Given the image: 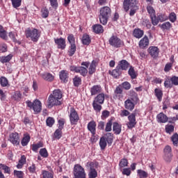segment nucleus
<instances>
[{
	"mask_svg": "<svg viewBox=\"0 0 178 178\" xmlns=\"http://www.w3.org/2000/svg\"><path fill=\"white\" fill-rule=\"evenodd\" d=\"M138 1L137 0H124L123 3V7L125 12H129L130 9L129 15L134 16L136 12L138 10Z\"/></svg>",
	"mask_w": 178,
	"mask_h": 178,
	"instance_id": "f257e3e1",
	"label": "nucleus"
},
{
	"mask_svg": "<svg viewBox=\"0 0 178 178\" xmlns=\"http://www.w3.org/2000/svg\"><path fill=\"white\" fill-rule=\"evenodd\" d=\"M111 8L108 6H104L100 9L99 19L101 24L106 26L108 20L111 17Z\"/></svg>",
	"mask_w": 178,
	"mask_h": 178,
	"instance_id": "f03ea898",
	"label": "nucleus"
},
{
	"mask_svg": "<svg viewBox=\"0 0 178 178\" xmlns=\"http://www.w3.org/2000/svg\"><path fill=\"white\" fill-rule=\"evenodd\" d=\"M99 163L97 161H88L86 163V169L88 170V176L89 178H97L98 176V172L97 169H98Z\"/></svg>",
	"mask_w": 178,
	"mask_h": 178,
	"instance_id": "7ed1b4c3",
	"label": "nucleus"
},
{
	"mask_svg": "<svg viewBox=\"0 0 178 178\" xmlns=\"http://www.w3.org/2000/svg\"><path fill=\"white\" fill-rule=\"evenodd\" d=\"M74 178H87L86 170L80 164H76L74 167Z\"/></svg>",
	"mask_w": 178,
	"mask_h": 178,
	"instance_id": "20e7f679",
	"label": "nucleus"
},
{
	"mask_svg": "<svg viewBox=\"0 0 178 178\" xmlns=\"http://www.w3.org/2000/svg\"><path fill=\"white\" fill-rule=\"evenodd\" d=\"M27 106L31 109H33L35 113H40L42 111V104L38 99H35L33 102L30 101L26 102Z\"/></svg>",
	"mask_w": 178,
	"mask_h": 178,
	"instance_id": "39448f33",
	"label": "nucleus"
},
{
	"mask_svg": "<svg viewBox=\"0 0 178 178\" xmlns=\"http://www.w3.org/2000/svg\"><path fill=\"white\" fill-rule=\"evenodd\" d=\"M26 38H31V41H33V42H37L38 41V38H40V33H38V30L33 29L30 30V29H28L26 31Z\"/></svg>",
	"mask_w": 178,
	"mask_h": 178,
	"instance_id": "423d86ee",
	"label": "nucleus"
},
{
	"mask_svg": "<svg viewBox=\"0 0 178 178\" xmlns=\"http://www.w3.org/2000/svg\"><path fill=\"white\" fill-rule=\"evenodd\" d=\"M69 118H70V122L71 124H77V123L79 122V120H80V117L79 116V113H77L76 109H74V108L73 107L70 108V109Z\"/></svg>",
	"mask_w": 178,
	"mask_h": 178,
	"instance_id": "0eeeda50",
	"label": "nucleus"
},
{
	"mask_svg": "<svg viewBox=\"0 0 178 178\" xmlns=\"http://www.w3.org/2000/svg\"><path fill=\"white\" fill-rule=\"evenodd\" d=\"M108 42L111 47H113L114 48H120V47H123L124 45V43L122 40H120L118 36L116 35H112L109 40Z\"/></svg>",
	"mask_w": 178,
	"mask_h": 178,
	"instance_id": "6e6552de",
	"label": "nucleus"
},
{
	"mask_svg": "<svg viewBox=\"0 0 178 178\" xmlns=\"http://www.w3.org/2000/svg\"><path fill=\"white\" fill-rule=\"evenodd\" d=\"M67 40L70 44L69 56H73L76 52V40H74V36L73 35H69Z\"/></svg>",
	"mask_w": 178,
	"mask_h": 178,
	"instance_id": "1a4fd4ad",
	"label": "nucleus"
},
{
	"mask_svg": "<svg viewBox=\"0 0 178 178\" xmlns=\"http://www.w3.org/2000/svg\"><path fill=\"white\" fill-rule=\"evenodd\" d=\"M62 102H60V100H58L51 95L49 96V98L47 99V108L51 109L52 107L58 105H60Z\"/></svg>",
	"mask_w": 178,
	"mask_h": 178,
	"instance_id": "9d476101",
	"label": "nucleus"
},
{
	"mask_svg": "<svg viewBox=\"0 0 178 178\" xmlns=\"http://www.w3.org/2000/svg\"><path fill=\"white\" fill-rule=\"evenodd\" d=\"M163 152H164V160L166 162H170V161H172V147L169 145H166L163 149Z\"/></svg>",
	"mask_w": 178,
	"mask_h": 178,
	"instance_id": "9b49d317",
	"label": "nucleus"
},
{
	"mask_svg": "<svg viewBox=\"0 0 178 178\" xmlns=\"http://www.w3.org/2000/svg\"><path fill=\"white\" fill-rule=\"evenodd\" d=\"M147 51L152 58H158V55H159V49L157 47L151 46Z\"/></svg>",
	"mask_w": 178,
	"mask_h": 178,
	"instance_id": "f8f14e48",
	"label": "nucleus"
},
{
	"mask_svg": "<svg viewBox=\"0 0 178 178\" xmlns=\"http://www.w3.org/2000/svg\"><path fill=\"white\" fill-rule=\"evenodd\" d=\"M54 42L58 45V49H65L66 48V41L62 38L54 39Z\"/></svg>",
	"mask_w": 178,
	"mask_h": 178,
	"instance_id": "ddd939ff",
	"label": "nucleus"
},
{
	"mask_svg": "<svg viewBox=\"0 0 178 178\" xmlns=\"http://www.w3.org/2000/svg\"><path fill=\"white\" fill-rule=\"evenodd\" d=\"M10 141L13 145H19L20 143L19 140V134L17 133H12L10 134Z\"/></svg>",
	"mask_w": 178,
	"mask_h": 178,
	"instance_id": "4468645a",
	"label": "nucleus"
},
{
	"mask_svg": "<svg viewBox=\"0 0 178 178\" xmlns=\"http://www.w3.org/2000/svg\"><path fill=\"white\" fill-rule=\"evenodd\" d=\"M105 98H109V96L104 93H99L93 101H95V102H98L100 105H102V104H104V101H105Z\"/></svg>",
	"mask_w": 178,
	"mask_h": 178,
	"instance_id": "2eb2a0df",
	"label": "nucleus"
},
{
	"mask_svg": "<svg viewBox=\"0 0 178 178\" xmlns=\"http://www.w3.org/2000/svg\"><path fill=\"white\" fill-rule=\"evenodd\" d=\"M128 119L129 120L128 123V127L129 129H133L136 124V113H131L129 116H128Z\"/></svg>",
	"mask_w": 178,
	"mask_h": 178,
	"instance_id": "dca6fc26",
	"label": "nucleus"
},
{
	"mask_svg": "<svg viewBox=\"0 0 178 178\" xmlns=\"http://www.w3.org/2000/svg\"><path fill=\"white\" fill-rule=\"evenodd\" d=\"M129 62L126 60H122L119 62L117 67H118V69H120L122 72V70H127L129 69Z\"/></svg>",
	"mask_w": 178,
	"mask_h": 178,
	"instance_id": "f3484780",
	"label": "nucleus"
},
{
	"mask_svg": "<svg viewBox=\"0 0 178 178\" xmlns=\"http://www.w3.org/2000/svg\"><path fill=\"white\" fill-rule=\"evenodd\" d=\"M134 106H136V104H134V102L131 101V99H128L124 102L125 109H127L128 111H133V109H134Z\"/></svg>",
	"mask_w": 178,
	"mask_h": 178,
	"instance_id": "a211bd4d",
	"label": "nucleus"
},
{
	"mask_svg": "<svg viewBox=\"0 0 178 178\" xmlns=\"http://www.w3.org/2000/svg\"><path fill=\"white\" fill-rule=\"evenodd\" d=\"M149 45V39H148V37L145 36L143 38H142L139 42V47L140 48L144 49Z\"/></svg>",
	"mask_w": 178,
	"mask_h": 178,
	"instance_id": "6ab92c4d",
	"label": "nucleus"
},
{
	"mask_svg": "<svg viewBox=\"0 0 178 178\" xmlns=\"http://www.w3.org/2000/svg\"><path fill=\"white\" fill-rule=\"evenodd\" d=\"M102 91V88L99 85H95L90 88V94L91 95H97V94H99Z\"/></svg>",
	"mask_w": 178,
	"mask_h": 178,
	"instance_id": "aec40b11",
	"label": "nucleus"
},
{
	"mask_svg": "<svg viewBox=\"0 0 178 178\" xmlns=\"http://www.w3.org/2000/svg\"><path fill=\"white\" fill-rule=\"evenodd\" d=\"M157 122L159 123H166L168 122V116L165 115L163 113H160L157 115Z\"/></svg>",
	"mask_w": 178,
	"mask_h": 178,
	"instance_id": "412c9836",
	"label": "nucleus"
},
{
	"mask_svg": "<svg viewBox=\"0 0 178 178\" xmlns=\"http://www.w3.org/2000/svg\"><path fill=\"white\" fill-rule=\"evenodd\" d=\"M59 76L60 79L61 80V81H63V83H67V81H69V74L66 72V71L62 70L60 72Z\"/></svg>",
	"mask_w": 178,
	"mask_h": 178,
	"instance_id": "4be33fe9",
	"label": "nucleus"
},
{
	"mask_svg": "<svg viewBox=\"0 0 178 178\" xmlns=\"http://www.w3.org/2000/svg\"><path fill=\"white\" fill-rule=\"evenodd\" d=\"M96 127L97 124L94 121H91L88 124V129L92 133V136L95 134Z\"/></svg>",
	"mask_w": 178,
	"mask_h": 178,
	"instance_id": "5701e85b",
	"label": "nucleus"
},
{
	"mask_svg": "<svg viewBox=\"0 0 178 178\" xmlns=\"http://www.w3.org/2000/svg\"><path fill=\"white\" fill-rule=\"evenodd\" d=\"M113 131H114L115 134H120V133H122V125L119 124L118 122H113Z\"/></svg>",
	"mask_w": 178,
	"mask_h": 178,
	"instance_id": "b1692460",
	"label": "nucleus"
},
{
	"mask_svg": "<svg viewBox=\"0 0 178 178\" xmlns=\"http://www.w3.org/2000/svg\"><path fill=\"white\" fill-rule=\"evenodd\" d=\"M92 30L96 34H101L104 33V26L101 24H95L92 26Z\"/></svg>",
	"mask_w": 178,
	"mask_h": 178,
	"instance_id": "393cba45",
	"label": "nucleus"
},
{
	"mask_svg": "<svg viewBox=\"0 0 178 178\" xmlns=\"http://www.w3.org/2000/svg\"><path fill=\"white\" fill-rule=\"evenodd\" d=\"M42 79L44 80H46V81H54V79H55V76L52 75L51 73L44 72L41 74Z\"/></svg>",
	"mask_w": 178,
	"mask_h": 178,
	"instance_id": "a878e982",
	"label": "nucleus"
},
{
	"mask_svg": "<svg viewBox=\"0 0 178 178\" xmlns=\"http://www.w3.org/2000/svg\"><path fill=\"white\" fill-rule=\"evenodd\" d=\"M11 99H13V101L19 102L20 99H22V93H20V91L17 90L14 92L11 95Z\"/></svg>",
	"mask_w": 178,
	"mask_h": 178,
	"instance_id": "bb28decb",
	"label": "nucleus"
},
{
	"mask_svg": "<svg viewBox=\"0 0 178 178\" xmlns=\"http://www.w3.org/2000/svg\"><path fill=\"white\" fill-rule=\"evenodd\" d=\"M50 95H52V97H54L58 101H60V99H62V92L59 89L54 90L53 91V93L51 94Z\"/></svg>",
	"mask_w": 178,
	"mask_h": 178,
	"instance_id": "cd10ccee",
	"label": "nucleus"
},
{
	"mask_svg": "<svg viewBox=\"0 0 178 178\" xmlns=\"http://www.w3.org/2000/svg\"><path fill=\"white\" fill-rule=\"evenodd\" d=\"M104 138L106 139V141H107L108 145H111L112 143H113V134L109 132L106 133Z\"/></svg>",
	"mask_w": 178,
	"mask_h": 178,
	"instance_id": "c85d7f7f",
	"label": "nucleus"
},
{
	"mask_svg": "<svg viewBox=\"0 0 178 178\" xmlns=\"http://www.w3.org/2000/svg\"><path fill=\"white\" fill-rule=\"evenodd\" d=\"M96 67H97V61L92 60L89 67V71H88L89 74H94V73H95Z\"/></svg>",
	"mask_w": 178,
	"mask_h": 178,
	"instance_id": "c756f323",
	"label": "nucleus"
},
{
	"mask_svg": "<svg viewBox=\"0 0 178 178\" xmlns=\"http://www.w3.org/2000/svg\"><path fill=\"white\" fill-rule=\"evenodd\" d=\"M154 94L157 99H159V102H161V101H162V97H163V92H162V90L156 88L154 90Z\"/></svg>",
	"mask_w": 178,
	"mask_h": 178,
	"instance_id": "7c9ffc66",
	"label": "nucleus"
},
{
	"mask_svg": "<svg viewBox=\"0 0 178 178\" xmlns=\"http://www.w3.org/2000/svg\"><path fill=\"white\" fill-rule=\"evenodd\" d=\"M129 95L131 97V101H132V102H138V95L136 93V92H134V90H130Z\"/></svg>",
	"mask_w": 178,
	"mask_h": 178,
	"instance_id": "2f4dec72",
	"label": "nucleus"
},
{
	"mask_svg": "<svg viewBox=\"0 0 178 178\" xmlns=\"http://www.w3.org/2000/svg\"><path fill=\"white\" fill-rule=\"evenodd\" d=\"M110 74H112L113 77L118 78L120 76L122 71L118 66L116 67V69L113 70L112 72L109 71Z\"/></svg>",
	"mask_w": 178,
	"mask_h": 178,
	"instance_id": "473e14b6",
	"label": "nucleus"
},
{
	"mask_svg": "<svg viewBox=\"0 0 178 178\" xmlns=\"http://www.w3.org/2000/svg\"><path fill=\"white\" fill-rule=\"evenodd\" d=\"M133 35L136 38H141L144 35V31L140 29H135L134 30Z\"/></svg>",
	"mask_w": 178,
	"mask_h": 178,
	"instance_id": "72a5a7b5",
	"label": "nucleus"
},
{
	"mask_svg": "<svg viewBox=\"0 0 178 178\" xmlns=\"http://www.w3.org/2000/svg\"><path fill=\"white\" fill-rule=\"evenodd\" d=\"M76 73H80L81 76H87V73H88V70L84 67H78Z\"/></svg>",
	"mask_w": 178,
	"mask_h": 178,
	"instance_id": "f704fd0d",
	"label": "nucleus"
},
{
	"mask_svg": "<svg viewBox=\"0 0 178 178\" xmlns=\"http://www.w3.org/2000/svg\"><path fill=\"white\" fill-rule=\"evenodd\" d=\"M90 42L91 39L90 38V36L87 34L83 35L82 38V43L83 45H90Z\"/></svg>",
	"mask_w": 178,
	"mask_h": 178,
	"instance_id": "c9c22d12",
	"label": "nucleus"
},
{
	"mask_svg": "<svg viewBox=\"0 0 178 178\" xmlns=\"http://www.w3.org/2000/svg\"><path fill=\"white\" fill-rule=\"evenodd\" d=\"M13 56L12 54H9L6 56H1L0 57V62H1V63H8V62L12 59Z\"/></svg>",
	"mask_w": 178,
	"mask_h": 178,
	"instance_id": "e433bc0d",
	"label": "nucleus"
},
{
	"mask_svg": "<svg viewBox=\"0 0 178 178\" xmlns=\"http://www.w3.org/2000/svg\"><path fill=\"white\" fill-rule=\"evenodd\" d=\"M92 106L95 112H101V110L102 109V106H101V104L95 101H93L92 102Z\"/></svg>",
	"mask_w": 178,
	"mask_h": 178,
	"instance_id": "4c0bfd02",
	"label": "nucleus"
},
{
	"mask_svg": "<svg viewBox=\"0 0 178 178\" xmlns=\"http://www.w3.org/2000/svg\"><path fill=\"white\" fill-rule=\"evenodd\" d=\"M106 139L105 138V137H102L100 138L99 140V145H100V148L101 149H105V148H106Z\"/></svg>",
	"mask_w": 178,
	"mask_h": 178,
	"instance_id": "58836bf2",
	"label": "nucleus"
},
{
	"mask_svg": "<svg viewBox=\"0 0 178 178\" xmlns=\"http://www.w3.org/2000/svg\"><path fill=\"white\" fill-rule=\"evenodd\" d=\"M128 74L130 75L131 79H134L137 78V74H136V71L134 70V67H130Z\"/></svg>",
	"mask_w": 178,
	"mask_h": 178,
	"instance_id": "ea45409f",
	"label": "nucleus"
},
{
	"mask_svg": "<svg viewBox=\"0 0 178 178\" xmlns=\"http://www.w3.org/2000/svg\"><path fill=\"white\" fill-rule=\"evenodd\" d=\"M164 87H165V88H172V87H173V83H172V78H168L165 79L164 82Z\"/></svg>",
	"mask_w": 178,
	"mask_h": 178,
	"instance_id": "a19ab883",
	"label": "nucleus"
},
{
	"mask_svg": "<svg viewBox=\"0 0 178 178\" xmlns=\"http://www.w3.org/2000/svg\"><path fill=\"white\" fill-rule=\"evenodd\" d=\"M129 165V161L126 159H122L120 161L119 167L120 169H123V168H126Z\"/></svg>",
	"mask_w": 178,
	"mask_h": 178,
	"instance_id": "79ce46f5",
	"label": "nucleus"
},
{
	"mask_svg": "<svg viewBox=\"0 0 178 178\" xmlns=\"http://www.w3.org/2000/svg\"><path fill=\"white\" fill-rule=\"evenodd\" d=\"M11 2L13 8L15 9H17V8H19L22 5V0H11Z\"/></svg>",
	"mask_w": 178,
	"mask_h": 178,
	"instance_id": "37998d69",
	"label": "nucleus"
},
{
	"mask_svg": "<svg viewBox=\"0 0 178 178\" xmlns=\"http://www.w3.org/2000/svg\"><path fill=\"white\" fill-rule=\"evenodd\" d=\"M150 19L152 20V24H153V26H158V23H159V17H156V15H155L150 17Z\"/></svg>",
	"mask_w": 178,
	"mask_h": 178,
	"instance_id": "c03bdc74",
	"label": "nucleus"
},
{
	"mask_svg": "<svg viewBox=\"0 0 178 178\" xmlns=\"http://www.w3.org/2000/svg\"><path fill=\"white\" fill-rule=\"evenodd\" d=\"M43 146H44V145L41 142L38 143V144L33 145L32 151H34V152H37V151H38L39 148H42V147H43Z\"/></svg>",
	"mask_w": 178,
	"mask_h": 178,
	"instance_id": "a18cd8bd",
	"label": "nucleus"
},
{
	"mask_svg": "<svg viewBox=\"0 0 178 178\" xmlns=\"http://www.w3.org/2000/svg\"><path fill=\"white\" fill-rule=\"evenodd\" d=\"M137 173L140 178H145L148 177V173L143 170H138Z\"/></svg>",
	"mask_w": 178,
	"mask_h": 178,
	"instance_id": "49530a36",
	"label": "nucleus"
},
{
	"mask_svg": "<svg viewBox=\"0 0 178 178\" xmlns=\"http://www.w3.org/2000/svg\"><path fill=\"white\" fill-rule=\"evenodd\" d=\"M29 142H30V136H27L22 138L21 144L22 147H26V145H27V144H29Z\"/></svg>",
	"mask_w": 178,
	"mask_h": 178,
	"instance_id": "de8ad7c7",
	"label": "nucleus"
},
{
	"mask_svg": "<svg viewBox=\"0 0 178 178\" xmlns=\"http://www.w3.org/2000/svg\"><path fill=\"white\" fill-rule=\"evenodd\" d=\"M62 137V129H58L54 132V138L59 140Z\"/></svg>",
	"mask_w": 178,
	"mask_h": 178,
	"instance_id": "09e8293b",
	"label": "nucleus"
},
{
	"mask_svg": "<svg viewBox=\"0 0 178 178\" xmlns=\"http://www.w3.org/2000/svg\"><path fill=\"white\" fill-rule=\"evenodd\" d=\"M147 10L150 17H152V16H155V10L154 9V7L149 6L147 7Z\"/></svg>",
	"mask_w": 178,
	"mask_h": 178,
	"instance_id": "8fccbe9b",
	"label": "nucleus"
},
{
	"mask_svg": "<svg viewBox=\"0 0 178 178\" xmlns=\"http://www.w3.org/2000/svg\"><path fill=\"white\" fill-rule=\"evenodd\" d=\"M47 125L49 126V127H52L54 126V124L55 123V120L54 118L49 117L46 120Z\"/></svg>",
	"mask_w": 178,
	"mask_h": 178,
	"instance_id": "3c124183",
	"label": "nucleus"
},
{
	"mask_svg": "<svg viewBox=\"0 0 178 178\" xmlns=\"http://www.w3.org/2000/svg\"><path fill=\"white\" fill-rule=\"evenodd\" d=\"M73 81L75 87H79L81 84V79L79 76H75Z\"/></svg>",
	"mask_w": 178,
	"mask_h": 178,
	"instance_id": "603ef678",
	"label": "nucleus"
},
{
	"mask_svg": "<svg viewBox=\"0 0 178 178\" xmlns=\"http://www.w3.org/2000/svg\"><path fill=\"white\" fill-rule=\"evenodd\" d=\"M42 177L43 178H54V174H52L47 170H43L42 171Z\"/></svg>",
	"mask_w": 178,
	"mask_h": 178,
	"instance_id": "864d4df0",
	"label": "nucleus"
},
{
	"mask_svg": "<svg viewBox=\"0 0 178 178\" xmlns=\"http://www.w3.org/2000/svg\"><path fill=\"white\" fill-rule=\"evenodd\" d=\"M171 140L172 141L173 145L175 147H177L178 144V134H175L172 137H171Z\"/></svg>",
	"mask_w": 178,
	"mask_h": 178,
	"instance_id": "5fc2aeb1",
	"label": "nucleus"
},
{
	"mask_svg": "<svg viewBox=\"0 0 178 178\" xmlns=\"http://www.w3.org/2000/svg\"><path fill=\"white\" fill-rule=\"evenodd\" d=\"M165 131L168 134H171V133H173L175 131V126H173V125H166L165 126Z\"/></svg>",
	"mask_w": 178,
	"mask_h": 178,
	"instance_id": "6e6d98bb",
	"label": "nucleus"
},
{
	"mask_svg": "<svg viewBox=\"0 0 178 178\" xmlns=\"http://www.w3.org/2000/svg\"><path fill=\"white\" fill-rule=\"evenodd\" d=\"M0 169L4 170V173H8V175H10V168L8 167V165L0 164Z\"/></svg>",
	"mask_w": 178,
	"mask_h": 178,
	"instance_id": "4d7b16f0",
	"label": "nucleus"
},
{
	"mask_svg": "<svg viewBox=\"0 0 178 178\" xmlns=\"http://www.w3.org/2000/svg\"><path fill=\"white\" fill-rule=\"evenodd\" d=\"M0 84L1 87H6L8 86V79L4 76L0 78Z\"/></svg>",
	"mask_w": 178,
	"mask_h": 178,
	"instance_id": "13d9d810",
	"label": "nucleus"
},
{
	"mask_svg": "<svg viewBox=\"0 0 178 178\" xmlns=\"http://www.w3.org/2000/svg\"><path fill=\"white\" fill-rule=\"evenodd\" d=\"M39 154L43 158H48V151H47V149H45V148L40 149Z\"/></svg>",
	"mask_w": 178,
	"mask_h": 178,
	"instance_id": "bf43d9fd",
	"label": "nucleus"
},
{
	"mask_svg": "<svg viewBox=\"0 0 178 178\" xmlns=\"http://www.w3.org/2000/svg\"><path fill=\"white\" fill-rule=\"evenodd\" d=\"M42 12V17H44V19H47L49 15V11H48V9L47 8H44L41 10Z\"/></svg>",
	"mask_w": 178,
	"mask_h": 178,
	"instance_id": "052dcab7",
	"label": "nucleus"
},
{
	"mask_svg": "<svg viewBox=\"0 0 178 178\" xmlns=\"http://www.w3.org/2000/svg\"><path fill=\"white\" fill-rule=\"evenodd\" d=\"M14 176H15L17 178H23V176H24V173L23 172V171H17L15 170Z\"/></svg>",
	"mask_w": 178,
	"mask_h": 178,
	"instance_id": "680f3d73",
	"label": "nucleus"
},
{
	"mask_svg": "<svg viewBox=\"0 0 178 178\" xmlns=\"http://www.w3.org/2000/svg\"><path fill=\"white\" fill-rule=\"evenodd\" d=\"M172 27V24L169 22H166L161 25V29L163 30H169Z\"/></svg>",
	"mask_w": 178,
	"mask_h": 178,
	"instance_id": "e2e57ef3",
	"label": "nucleus"
},
{
	"mask_svg": "<svg viewBox=\"0 0 178 178\" xmlns=\"http://www.w3.org/2000/svg\"><path fill=\"white\" fill-rule=\"evenodd\" d=\"M105 131H112V120H109L106 124L105 128Z\"/></svg>",
	"mask_w": 178,
	"mask_h": 178,
	"instance_id": "0e129e2a",
	"label": "nucleus"
},
{
	"mask_svg": "<svg viewBox=\"0 0 178 178\" xmlns=\"http://www.w3.org/2000/svg\"><path fill=\"white\" fill-rule=\"evenodd\" d=\"M122 86L124 88V90H130L131 88V85L128 81H125L122 83Z\"/></svg>",
	"mask_w": 178,
	"mask_h": 178,
	"instance_id": "69168bd1",
	"label": "nucleus"
},
{
	"mask_svg": "<svg viewBox=\"0 0 178 178\" xmlns=\"http://www.w3.org/2000/svg\"><path fill=\"white\" fill-rule=\"evenodd\" d=\"M176 19H177L176 13H171L169 16L170 22H172V23H175L176 22Z\"/></svg>",
	"mask_w": 178,
	"mask_h": 178,
	"instance_id": "338daca9",
	"label": "nucleus"
},
{
	"mask_svg": "<svg viewBox=\"0 0 178 178\" xmlns=\"http://www.w3.org/2000/svg\"><path fill=\"white\" fill-rule=\"evenodd\" d=\"M171 81L172 83V86H178V76H174L171 77Z\"/></svg>",
	"mask_w": 178,
	"mask_h": 178,
	"instance_id": "774afa93",
	"label": "nucleus"
}]
</instances>
